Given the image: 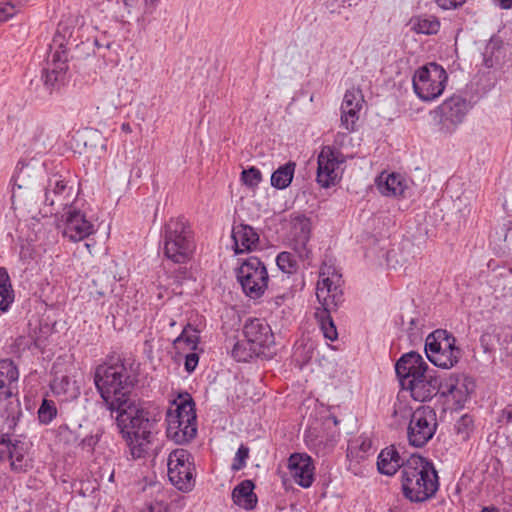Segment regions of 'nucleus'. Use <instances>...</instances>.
Instances as JSON below:
<instances>
[{
    "label": "nucleus",
    "mask_w": 512,
    "mask_h": 512,
    "mask_svg": "<svg viewBox=\"0 0 512 512\" xmlns=\"http://www.w3.org/2000/svg\"><path fill=\"white\" fill-rule=\"evenodd\" d=\"M136 382L131 367L122 361L100 364L94 372L95 387L106 408L118 413L117 426L134 459L145 455L161 418L157 408L131 400V391Z\"/></svg>",
    "instance_id": "obj_1"
},
{
    "label": "nucleus",
    "mask_w": 512,
    "mask_h": 512,
    "mask_svg": "<svg viewBox=\"0 0 512 512\" xmlns=\"http://www.w3.org/2000/svg\"><path fill=\"white\" fill-rule=\"evenodd\" d=\"M400 482L403 496L412 503L430 500L439 489V477L433 463L417 454L407 458Z\"/></svg>",
    "instance_id": "obj_2"
},
{
    "label": "nucleus",
    "mask_w": 512,
    "mask_h": 512,
    "mask_svg": "<svg viewBox=\"0 0 512 512\" xmlns=\"http://www.w3.org/2000/svg\"><path fill=\"white\" fill-rule=\"evenodd\" d=\"M166 435L176 444L189 443L197 435L195 403L189 394L179 395L166 412Z\"/></svg>",
    "instance_id": "obj_3"
},
{
    "label": "nucleus",
    "mask_w": 512,
    "mask_h": 512,
    "mask_svg": "<svg viewBox=\"0 0 512 512\" xmlns=\"http://www.w3.org/2000/svg\"><path fill=\"white\" fill-rule=\"evenodd\" d=\"M165 257L174 263H187L195 251L193 232L183 217L171 218L161 230Z\"/></svg>",
    "instance_id": "obj_4"
},
{
    "label": "nucleus",
    "mask_w": 512,
    "mask_h": 512,
    "mask_svg": "<svg viewBox=\"0 0 512 512\" xmlns=\"http://www.w3.org/2000/svg\"><path fill=\"white\" fill-rule=\"evenodd\" d=\"M18 419L19 415H12L3 424L2 430L6 432L0 436V461L8 460L13 472L25 473L33 467V460L28 455V444L9 434L15 429Z\"/></svg>",
    "instance_id": "obj_5"
},
{
    "label": "nucleus",
    "mask_w": 512,
    "mask_h": 512,
    "mask_svg": "<svg viewBox=\"0 0 512 512\" xmlns=\"http://www.w3.org/2000/svg\"><path fill=\"white\" fill-rule=\"evenodd\" d=\"M425 353L433 365L443 369L454 367L461 357V349L456 346V338L443 329H437L427 336Z\"/></svg>",
    "instance_id": "obj_6"
},
{
    "label": "nucleus",
    "mask_w": 512,
    "mask_h": 512,
    "mask_svg": "<svg viewBox=\"0 0 512 512\" xmlns=\"http://www.w3.org/2000/svg\"><path fill=\"white\" fill-rule=\"evenodd\" d=\"M447 81L448 75L445 69L441 65L431 62L415 71L412 86L419 99L431 102L443 94Z\"/></svg>",
    "instance_id": "obj_7"
},
{
    "label": "nucleus",
    "mask_w": 512,
    "mask_h": 512,
    "mask_svg": "<svg viewBox=\"0 0 512 512\" xmlns=\"http://www.w3.org/2000/svg\"><path fill=\"white\" fill-rule=\"evenodd\" d=\"M194 457L185 448L171 450L167 457V476L171 484L181 492H190L195 487Z\"/></svg>",
    "instance_id": "obj_8"
},
{
    "label": "nucleus",
    "mask_w": 512,
    "mask_h": 512,
    "mask_svg": "<svg viewBox=\"0 0 512 512\" xmlns=\"http://www.w3.org/2000/svg\"><path fill=\"white\" fill-rule=\"evenodd\" d=\"M236 279L242 291L251 299L260 298L268 288L269 275L264 262L250 256L236 269Z\"/></svg>",
    "instance_id": "obj_9"
},
{
    "label": "nucleus",
    "mask_w": 512,
    "mask_h": 512,
    "mask_svg": "<svg viewBox=\"0 0 512 512\" xmlns=\"http://www.w3.org/2000/svg\"><path fill=\"white\" fill-rule=\"evenodd\" d=\"M437 414L430 406H421L410 415L407 427L408 443L415 448L424 447L435 435Z\"/></svg>",
    "instance_id": "obj_10"
},
{
    "label": "nucleus",
    "mask_w": 512,
    "mask_h": 512,
    "mask_svg": "<svg viewBox=\"0 0 512 512\" xmlns=\"http://www.w3.org/2000/svg\"><path fill=\"white\" fill-rule=\"evenodd\" d=\"M470 110V103L459 95L447 98L434 111V119L437 120L438 130L441 134L451 135L455 132Z\"/></svg>",
    "instance_id": "obj_11"
},
{
    "label": "nucleus",
    "mask_w": 512,
    "mask_h": 512,
    "mask_svg": "<svg viewBox=\"0 0 512 512\" xmlns=\"http://www.w3.org/2000/svg\"><path fill=\"white\" fill-rule=\"evenodd\" d=\"M342 275L334 266L323 264L319 271L316 297L322 308H337L343 301Z\"/></svg>",
    "instance_id": "obj_12"
},
{
    "label": "nucleus",
    "mask_w": 512,
    "mask_h": 512,
    "mask_svg": "<svg viewBox=\"0 0 512 512\" xmlns=\"http://www.w3.org/2000/svg\"><path fill=\"white\" fill-rule=\"evenodd\" d=\"M316 180L323 188L334 186L339 180V165L344 162L342 153L331 146H324L318 155Z\"/></svg>",
    "instance_id": "obj_13"
},
{
    "label": "nucleus",
    "mask_w": 512,
    "mask_h": 512,
    "mask_svg": "<svg viewBox=\"0 0 512 512\" xmlns=\"http://www.w3.org/2000/svg\"><path fill=\"white\" fill-rule=\"evenodd\" d=\"M438 385V394L450 398L457 407H463L474 388V383L469 377L455 373L439 378Z\"/></svg>",
    "instance_id": "obj_14"
},
{
    "label": "nucleus",
    "mask_w": 512,
    "mask_h": 512,
    "mask_svg": "<svg viewBox=\"0 0 512 512\" xmlns=\"http://www.w3.org/2000/svg\"><path fill=\"white\" fill-rule=\"evenodd\" d=\"M439 378L435 375L434 370H430L421 377L406 381L402 385L403 390L410 392V396L418 402L430 401L439 392Z\"/></svg>",
    "instance_id": "obj_15"
},
{
    "label": "nucleus",
    "mask_w": 512,
    "mask_h": 512,
    "mask_svg": "<svg viewBox=\"0 0 512 512\" xmlns=\"http://www.w3.org/2000/svg\"><path fill=\"white\" fill-rule=\"evenodd\" d=\"M243 334L262 353L274 344V334L264 319H248L244 324Z\"/></svg>",
    "instance_id": "obj_16"
},
{
    "label": "nucleus",
    "mask_w": 512,
    "mask_h": 512,
    "mask_svg": "<svg viewBox=\"0 0 512 512\" xmlns=\"http://www.w3.org/2000/svg\"><path fill=\"white\" fill-rule=\"evenodd\" d=\"M94 232V225L86 218L85 214L76 208L70 207L65 214L63 236L70 241L78 242Z\"/></svg>",
    "instance_id": "obj_17"
},
{
    "label": "nucleus",
    "mask_w": 512,
    "mask_h": 512,
    "mask_svg": "<svg viewBox=\"0 0 512 512\" xmlns=\"http://www.w3.org/2000/svg\"><path fill=\"white\" fill-rule=\"evenodd\" d=\"M428 364L423 357L414 351L403 354L395 364V371L401 386L406 381L418 378L430 371Z\"/></svg>",
    "instance_id": "obj_18"
},
{
    "label": "nucleus",
    "mask_w": 512,
    "mask_h": 512,
    "mask_svg": "<svg viewBox=\"0 0 512 512\" xmlns=\"http://www.w3.org/2000/svg\"><path fill=\"white\" fill-rule=\"evenodd\" d=\"M291 234L293 250L300 259H307L311 253L308 242L311 235V221L305 215H295L291 218Z\"/></svg>",
    "instance_id": "obj_19"
},
{
    "label": "nucleus",
    "mask_w": 512,
    "mask_h": 512,
    "mask_svg": "<svg viewBox=\"0 0 512 512\" xmlns=\"http://www.w3.org/2000/svg\"><path fill=\"white\" fill-rule=\"evenodd\" d=\"M364 98L360 90H347L341 104V126L348 132H353L359 119Z\"/></svg>",
    "instance_id": "obj_20"
},
{
    "label": "nucleus",
    "mask_w": 512,
    "mask_h": 512,
    "mask_svg": "<svg viewBox=\"0 0 512 512\" xmlns=\"http://www.w3.org/2000/svg\"><path fill=\"white\" fill-rule=\"evenodd\" d=\"M73 200V187L68 186L65 179L61 176L53 175L48 179L47 186L45 187L44 203L47 206L66 208Z\"/></svg>",
    "instance_id": "obj_21"
},
{
    "label": "nucleus",
    "mask_w": 512,
    "mask_h": 512,
    "mask_svg": "<svg viewBox=\"0 0 512 512\" xmlns=\"http://www.w3.org/2000/svg\"><path fill=\"white\" fill-rule=\"evenodd\" d=\"M288 467L294 481L303 488H309L314 481V465L311 457L302 454H292Z\"/></svg>",
    "instance_id": "obj_22"
},
{
    "label": "nucleus",
    "mask_w": 512,
    "mask_h": 512,
    "mask_svg": "<svg viewBox=\"0 0 512 512\" xmlns=\"http://www.w3.org/2000/svg\"><path fill=\"white\" fill-rule=\"evenodd\" d=\"M376 186L380 194L386 197H404L408 189L405 178L397 173H381L376 179Z\"/></svg>",
    "instance_id": "obj_23"
},
{
    "label": "nucleus",
    "mask_w": 512,
    "mask_h": 512,
    "mask_svg": "<svg viewBox=\"0 0 512 512\" xmlns=\"http://www.w3.org/2000/svg\"><path fill=\"white\" fill-rule=\"evenodd\" d=\"M406 460L407 458L400 455L398 449L391 445L384 448L378 455L377 468L379 473L392 476L399 469L403 470Z\"/></svg>",
    "instance_id": "obj_24"
},
{
    "label": "nucleus",
    "mask_w": 512,
    "mask_h": 512,
    "mask_svg": "<svg viewBox=\"0 0 512 512\" xmlns=\"http://www.w3.org/2000/svg\"><path fill=\"white\" fill-rule=\"evenodd\" d=\"M232 239L235 245V253L241 254L257 248L259 234L253 227L247 224H239L232 229Z\"/></svg>",
    "instance_id": "obj_25"
},
{
    "label": "nucleus",
    "mask_w": 512,
    "mask_h": 512,
    "mask_svg": "<svg viewBox=\"0 0 512 512\" xmlns=\"http://www.w3.org/2000/svg\"><path fill=\"white\" fill-rule=\"evenodd\" d=\"M19 371L10 359L0 360V395L10 398L17 390Z\"/></svg>",
    "instance_id": "obj_26"
},
{
    "label": "nucleus",
    "mask_w": 512,
    "mask_h": 512,
    "mask_svg": "<svg viewBox=\"0 0 512 512\" xmlns=\"http://www.w3.org/2000/svg\"><path fill=\"white\" fill-rule=\"evenodd\" d=\"M255 484L252 480H243L232 491L234 504L245 509L253 510L258 503V497L254 492Z\"/></svg>",
    "instance_id": "obj_27"
},
{
    "label": "nucleus",
    "mask_w": 512,
    "mask_h": 512,
    "mask_svg": "<svg viewBox=\"0 0 512 512\" xmlns=\"http://www.w3.org/2000/svg\"><path fill=\"white\" fill-rule=\"evenodd\" d=\"M336 309L337 308H319L315 312V318L319 324L323 336L330 341H334L338 338L336 326L330 315L331 311Z\"/></svg>",
    "instance_id": "obj_28"
},
{
    "label": "nucleus",
    "mask_w": 512,
    "mask_h": 512,
    "mask_svg": "<svg viewBox=\"0 0 512 512\" xmlns=\"http://www.w3.org/2000/svg\"><path fill=\"white\" fill-rule=\"evenodd\" d=\"M253 346L247 338L236 341L231 350L232 358L237 362H248L254 357L265 355Z\"/></svg>",
    "instance_id": "obj_29"
},
{
    "label": "nucleus",
    "mask_w": 512,
    "mask_h": 512,
    "mask_svg": "<svg viewBox=\"0 0 512 512\" xmlns=\"http://www.w3.org/2000/svg\"><path fill=\"white\" fill-rule=\"evenodd\" d=\"M0 311L7 312L14 302V291L8 271L0 267Z\"/></svg>",
    "instance_id": "obj_30"
},
{
    "label": "nucleus",
    "mask_w": 512,
    "mask_h": 512,
    "mask_svg": "<svg viewBox=\"0 0 512 512\" xmlns=\"http://www.w3.org/2000/svg\"><path fill=\"white\" fill-rule=\"evenodd\" d=\"M296 164L294 162H287L280 166L271 175V185L277 189L287 188L294 176Z\"/></svg>",
    "instance_id": "obj_31"
},
{
    "label": "nucleus",
    "mask_w": 512,
    "mask_h": 512,
    "mask_svg": "<svg viewBox=\"0 0 512 512\" xmlns=\"http://www.w3.org/2000/svg\"><path fill=\"white\" fill-rule=\"evenodd\" d=\"M40 172V170L35 169L29 164L17 166V172L13 176L14 186H17L19 189L32 187L36 183Z\"/></svg>",
    "instance_id": "obj_32"
},
{
    "label": "nucleus",
    "mask_w": 512,
    "mask_h": 512,
    "mask_svg": "<svg viewBox=\"0 0 512 512\" xmlns=\"http://www.w3.org/2000/svg\"><path fill=\"white\" fill-rule=\"evenodd\" d=\"M199 333V330L192 327L191 324H187L181 334L173 341L175 349L182 350L183 345H185L188 349L195 351L200 340Z\"/></svg>",
    "instance_id": "obj_33"
},
{
    "label": "nucleus",
    "mask_w": 512,
    "mask_h": 512,
    "mask_svg": "<svg viewBox=\"0 0 512 512\" xmlns=\"http://www.w3.org/2000/svg\"><path fill=\"white\" fill-rule=\"evenodd\" d=\"M412 30L418 34L434 35L440 29V21L435 16L423 15L411 20Z\"/></svg>",
    "instance_id": "obj_34"
},
{
    "label": "nucleus",
    "mask_w": 512,
    "mask_h": 512,
    "mask_svg": "<svg viewBox=\"0 0 512 512\" xmlns=\"http://www.w3.org/2000/svg\"><path fill=\"white\" fill-rule=\"evenodd\" d=\"M67 61V52L63 44H59L57 49H55L54 51L50 50L47 56L46 67L43 69V72H49V70H59V68L67 72Z\"/></svg>",
    "instance_id": "obj_35"
},
{
    "label": "nucleus",
    "mask_w": 512,
    "mask_h": 512,
    "mask_svg": "<svg viewBox=\"0 0 512 512\" xmlns=\"http://www.w3.org/2000/svg\"><path fill=\"white\" fill-rule=\"evenodd\" d=\"M276 265L283 273L295 275L299 270V264L296 256L288 251L280 252L276 257Z\"/></svg>",
    "instance_id": "obj_36"
},
{
    "label": "nucleus",
    "mask_w": 512,
    "mask_h": 512,
    "mask_svg": "<svg viewBox=\"0 0 512 512\" xmlns=\"http://www.w3.org/2000/svg\"><path fill=\"white\" fill-rule=\"evenodd\" d=\"M67 77V72L59 68V70H49V72L42 73V80L45 87L52 92L59 89L64 85Z\"/></svg>",
    "instance_id": "obj_37"
},
{
    "label": "nucleus",
    "mask_w": 512,
    "mask_h": 512,
    "mask_svg": "<svg viewBox=\"0 0 512 512\" xmlns=\"http://www.w3.org/2000/svg\"><path fill=\"white\" fill-rule=\"evenodd\" d=\"M57 415V408L52 400L44 399L38 409V419L42 424H49Z\"/></svg>",
    "instance_id": "obj_38"
},
{
    "label": "nucleus",
    "mask_w": 512,
    "mask_h": 512,
    "mask_svg": "<svg viewBox=\"0 0 512 512\" xmlns=\"http://www.w3.org/2000/svg\"><path fill=\"white\" fill-rule=\"evenodd\" d=\"M454 430L462 440H467L473 430V419L470 415L461 416L454 425Z\"/></svg>",
    "instance_id": "obj_39"
},
{
    "label": "nucleus",
    "mask_w": 512,
    "mask_h": 512,
    "mask_svg": "<svg viewBox=\"0 0 512 512\" xmlns=\"http://www.w3.org/2000/svg\"><path fill=\"white\" fill-rule=\"evenodd\" d=\"M241 181L249 188H256L262 181V174L258 168L250 167L242 171Z\"/></svg>",
    "instance_id": "obj_40"
},
{
    "label": "nucleus",
    "mask_w": 512,
    "mask_h": 512,
    "mask_svg": "<svg viewBox=\"0 0 512 512\" xmlns=\"http://www.w3.org/2000/svg\"><path fill=\"white\" fill-rule=\"evenodd\" d=\"M14 347L17 351L23 352L32 348H39L40 345L37 339L33 335L29 334L18 336L14 341Z\"/></svg>",
    "instance_id": "obj_41"
},
{
    "label": "nucleus",
    "mask_w": 512,
    "mask_h": 512,
    "mask_svg": "<svg viewBox=\"0 0 512 512\" xmlns=\"http://www.w3.org/2000/svg\"><path fill=\"white\" fill-rule=\"evenodd\" d=\"M249 458V448L245 445H240L238 448L231 469L233 471H240L246 466L247 459Z\"/></svg>",
    "instance_id": "obj_42"
},
{
    "label": "nucleus",
    "mask_w": 512,
    "mask_h": 512,
    "mask_svg": "<svg viewBox=\"0 0 512 512\" xmlns=\"http://www.w3.org/2000/svg\"><path fill=\"white\" fill-rule=\"evenodd\" d=\"M52 389L57 394H67L71 391L73 383L67 375L56 377L52 382Z\"/></svg>",
    "instance_id": "obj_43"
},
{
    "label": "nucleus",
    "mask_w": 512,
    "mask_h": 512,
    "mask_svg": "<svg viewBox=\"0 0 512 512\" xmlns=\"http://www.w3.org/2000/svg\"><path fill=\"white\" fill-rule=\"evenodd\" d=\"M497 422L502 427L512 428V404H508L500 410Z\"/></svg>",
    "instance_id": "obj_44"
},
{
    "label": "nucleus",
    "mask_w": 512,
    "mask_h": 512,
    "mask_svg": "<svg viewBox=\"0 0 512 512\" xmlns=\"http://www.w3.org/2000/svg\"><path fill=\"white\" fill-rule=\"evenodd\" d=\"M17 13L16 6L10 2H0V24Z\"/></svg>",
    "instance_id": "obj_45"
},
{
    "label": "nucleus",
    "mask_w": 512,
    "mask_h": 512,
    "mask_svg": "<svg viewBox=\"0 0 512 512\" xmlns=\"http://www.w3.org/2000/svg\"><path fill=\"white\" fill-rule=\"evenodd\" d=\"M57 436L66 443H74L77 437L67 424H62L57 428Z\"/></svg>",
    "instance_id": "obj_46"
},
{
    "label": "nucleus",
    "mask_w": 512,
    "mask_h": 512,
    "mask_svg": "<svg viewBox=\"0 0 512 512\" xmlns=\"http://www.w3.org/2000/svg\"><path fill=\"white\" fill-rule=\"evenodd\" d=\"M137 512H169V509L162 501H151L145 503Z\"/></svg>",
    "instance_id": "obj_47"
},
{
    "label": "nucleus",
    "mask_w": 512,
    "mask_h": 512,
    "mask_svg": "<svg viewBox=\"0 0 512 512\" xmlns=\"http://www.w3.org/2000/svg\"><path fill=\"white\" fill-rule=\"evenodd\" d=\"M435 2L443 10H456L462 7L467 0H435Z\"/></svg>",
    "instance_id": "obj_48"
},
{
    "label": "nucleus",
    "mask_w": 512,
    "mask_h": 512,
    "mask_svg": "<svg viewBox=\"0 0 512 512\" xmlns=\"http://www.w3.org/2000/svg\"><path fill=\"white\" fill-rule=\"evenodd\" d=\"M198 362H199V356L197 353L192 352V353L187 354L185 356V363H184L185 370L188 373L193 372L196 369Z\"/></svg>",
    "instance_id": "obj_49"
},
{
    "label": "nucleus",
    "mask_w": 512,
    "mask_h": 512,
    "mask_svg": "<svg viewBox=\"0 0 512 512\" xmlns=\"http://www.w3.org/2000/svg\"><path fill=\"white\" fill-rule=\"evenodd\" d=\"M503 10H509L512 8V0H493Z\"/></svg>",
    "instance_id": "obj_50"
},
{
    "label": "nucleus",
    "mask_w": 512,
    "mask_h": 512,
    "mask_svg": "<svg viewBox=\"0 0 512 512\" xmlns=\"http://www.w3.org/2000/svg\"><path fill=\"white\" fill-rule=\"evenodd\" d=\"M94 444H95V441H94L93 437L85 438V439H83V440H82V442H81V445H82L83 447H85V446H89L90 448H92V447L94 446Z\"/></svg>",
    "instance_id": "obj_51"
},
{
    "label": "nucleus",
    "mask_w": 512,
    "mask_h": 512,
    "mask_svg": "<svg viewBox=\"0 0 512 512\" xmlns=\"http://www.w3.org/2000/svg\"><path fill=\"white\" fill-rule=\"evenodd\" d=\"M159 0H145L146 6L154 9L158 4Z\"/></svg>",
    "instance_id": "obj_52"
},
{
    "label": "nucleus",
    "mask_w": 512,
    "mask_h": 512,
    "mask_svg": "<svg viewBox=\"0 0 512 512\" xmlns=\"http://www.w3.org/2000/svg\"><path fill=\"white\" fill-rule=\"evenodd\" d=\"M121 130H122L123 132H125V133H131V132H132V128H131V126H130V124H129V123H123V124L121 125Z\"/></svg>",
    "instance_id": "obj_53"
},
{
    "label": "nucleus",
    "mask_w": 512,
    "mask_h": 512,
    "mask_svg": "<svg viewBox=\"0 0 512 512\" xmlns=\"http://www.w3.org/2000/svg\"><path fill=\"white\" fill-rule=\"evenodd\" d=\"M95 45L100 48V47H106V48H110V45L111 43L110 42H107L105 45H102L101 42H99V40H95Z\"/></svg>",
    "instance_id": "obj_54"
},
{
    "label": "nucleus",
    "mask_w": 512,
    "mask_h": 512,
    "mask_svg": "<svg viewBox=\"0 0 512 512\" xmlns=\"http://www.w3.org/2000/svg\"><path fill=\"white\" fill-rule=\"evenodd\" d=\"M481 512H499L495 507H484Z\"/></svg>",
    "instance_id": "obj_55"
},
{
    "label": "nucleus",
    "mask_w": 512,
    "mask_h": 512,
    "mask_svg": "<svg viewBox=\"0 0 512 512\" xmlns=\"http://www.w3.org/2000/svg\"><path fill=\"white\" fill-rule=\"evenodd\" d=\"M508 271L512 275V265L508 268Z\"/></svg>",
    "instance_id": "obj_56"
},
{
    "label": "nucleus",
    "mask_w": 512,
    "mask_h": 512,
    "mask_svg": "<svg viewBox=\"0 0 512 512\" xmlns=\"http://www.w3.org/2000/svg\"><path fill=\"white\" fill-rule=\"evenodd\" d=\"M170 325L175 326V321H171Z\"/></svg>",
    "instance_id": "obj_57"
}]
</instances>
